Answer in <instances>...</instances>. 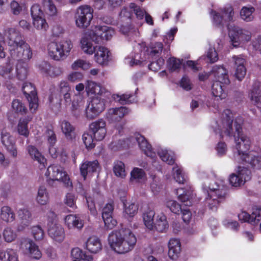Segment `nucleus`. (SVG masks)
I'll return each instance as SVG.
<instances>
[{
  "label": "nucleus",
  "mask_w": 261,
  "mask_h": 261,
  "mask_svg": "<svg viewBox=\"0 0 261 261\" xmlns=\"http://www.w3.org/2000/svg\"><path fill=\"white\" fill-rule=\"evenodd\" d=\"M232 118L233 115L230 110H225L213 125L214 131L219 134L221 137L233 136L237 150L234 153V159L238 161L240 160L243 162H249L251 155L248 151L251 141L249 137L242 133L243 119L238 117L233 122Z\"/></svg>",
  "instance_id": "nucleus-1"
},
{
  "label": "nucleus",
  "mask_w": 261,
  "mask_h": 261,
  "mask_svg": "<svg viewBox=\"0 0 261 261\" xmlns=\"http://www.w3.org/2000/svg\"><path fill=\"white\" fill-rule=\"evenodd\" d=\"M5 36L7 39L9 50L11 58L18 61L16 71L17 76L20 80L27 78L28 70L25 64L28 62L33 56L32 50L30 45L22 39L20 32L15 28H9L5 30Z\"/></svg>",
  "instance_id": "nucleus-2"
},
{
  "label": "nucleus",
  "mask_w": 261,
  "mask_h": 261,
  "mask_svg": "<svg viewBox=\"0 0 261 261\" xmlns=\"http://www.w3.org/2000/svg\"><path fill=\"white\" fill-rule=\"evenodd\" d=\"M108 241L112 250L119 254H124L133 249L137 238L129 229L121 228L111 232Z\"/></svg>",
  "instance_id": "nucleus-3"
},
{
  "label": "nucleus",
  "mask_w": 261,
  "mask_h": 261,
  "mask_svg": "<svg viewBox=\"0 0 261 261\" xmlns=\"http://www.w3.org/2000/svg\"><path fill=\"white\" fill-rule=\"evenodd\" d=\"M202 190L205 194V206L211 211H216L226 198V189L223 185L214 182H205L202 186Z\"/></svg>",
  "instance_id": "nucleus-4"
},
{
  "label": "nucleus",
  "mask_w": 261,
  "mask_h": 261,
  "mask_svg": "<svg viewBox=\"0 0 261 261\" xmlns=\"http://www.w3.org/2000/svg\"><path fill=\"white\" fill-rule=\"evenodd\" d=\"M227 28L230 42L233 47L240 46L250 40L251 33L248 30L234 25H228Z\"/></svg>",
  "instance_id": "nucleus-5"
},
{
  "label": "nucleus",
  "mask_w": 261,
  "mask_h": 261,
  "mask_svg": "<svg viewBox=\"0 0 261 261\" xmlns=\"http://www.w3.org/2000/svg\"><path fill=\"white\" fill-rule=\"evenodd\" d=\"M47 180L62 181L68 188L72 186V182L63 167L59 165L52 164L48 167L45 173Z\"/></svg>",
  "instance_id": "nucleus-6"
},
{
  "label": "nucleus",
  "mask_w": 261,
  "mask_h": 261,
  "mask_svg": "<svg viewBox=\"0 0 261 261\" xmlns=\"http://www.w3.org/2000/svg\"><path fill=\"white\" fill-rule=\"evenodd\" d=\"M47 217L48 218L47 223L48 235L57 242H62L65 238L64 229L58 222L56 215L54 212L49 211L47 214Z\"/></svg>",
  "instance_id": "nucleus-7"
},
{
  "label": "nucleus",
  "mask_w": 261,
  "mask_h": 261,
  "mask_svg": "<svg viewBox=\"0 0 261 261\" xmlns=\"http://www.w3.org/2000/svg\"><path fill=\"white\" fill-rule=\"evenodd\" d=\"M93 12L92 9L87 5L79 7L74 16L76 27L82 29L87 28L93 18Z\"/></svg>",
  "instance_id": "nucleus-8"
},
{
  "label": "nucleus",
  "mask_w": 261,
  "mask_h": 261,
  "mask_svg": "<svg viewBox=\"0 0 261 261\" xmlns=\"http://www.w3.org/2000/svg\"><path fill=\"white\" fill-rule=\"evenodd\" d=\"M251 178V171L245 166H238L236 173H231L229 177V181L231 186L240 187Z\"/></svg>",
  "instance_id": "nucleus-9"
},
{
  "label": "nucleus",
  "mask_w": 261,
  "mask_h": 261,
  "mask_svg": "<svg viewBox=\"0 0 261 261\" xmlns=\"http://www.w3.org/2000/svg\"><path fill=\"white\" fill-rule=\"evenodd\" d=\"M105 109V100L99 97H94L87 106L86 115L87 118L92 119L98 116Z\"/></svg>",
  "instance_id": "nucleus-10"
},
{
  "label": "nucleus",
  "mask_w": 261,
  "mask_h": 261,
  "mask_svg": "<svg viewBox=\"0 0 261 261\" xmlns=\"http://www.w3.org/2000/svg\"><path fill=\"white\" fill-rule=\"evenodd\" d=\"M22 89L29 101L30 110L32 113L36 112L38 107V99L35 87L32 83L25 82Z\"/></svg>",
  "instance_id": "nucleus-11"
},
{
  "label": "nucleus",
  "mask_w": 261,
  "mask_h": 261,
  "mask_svg": "<svg viewBox=\"0 0 261 261\" xmlns=\"http://www.w3.org/2000/svg\"><path fill=\"white\" fill-rule=\"evenodd\" d=\"M91 31L95 38L94 41L96 43H100L105 40L110 39L114 34V30L108 26H95Z\"/></svg>",
  "instance_id": "nucleus-12"
},
{
  "label": "nucleus",
  "mask_w": 261,
  "mask_h": 261,
  "mask_svg": "<svg viewBox=\"0 0 261 261\" xmlns=\"http://www.w3.org/2000/svg\"><path fill=\"white\" fill-rule=\"evenodd\" d=\"M95 38L91 30L86 31L82 34L80 45L81 50L85 54L92 55L95 52L97 46H95L92 43Z\"/></svg>",
  "instance_id": "nucleus-13"
},
{
  "label": "nucleus",
  "mask_w": 261,
  "mask_h": 261,
  "mask_svg": "<svg viewBox=\"0 0 261 261\" xmlns=\"http://www.w3.org/2000/svg\"><path fill=\"white\" fill-rule=\"evenodd\" d=\"M89 130L95 140L101 141L107 134L106 122L102 119L94 121L89 125Z\"/></svg>",
  "instance_id": "nucleus-14"
},
{
  "label": "nucleus",
  "mask_w": 261,
  "mask_h": 261,
  "mask_svg": "<svg viewBox=\"0 0 261 261\" xmlns=\"http://www.w3.org/2000/svg\"><path fill=\"white\" fill-rule=\"evenodd\" d=\"M221 13L222 16L219 12L214 11L211 12L213 17V24L218 27L223 25L225 21H230L233 20L234 12L231 7L224 8L221 10Z\"/></svg>",
  "instance_id": "nucleus-15"
},
{
  "label": "nucleus",
  "mask_w": 261,
  "mask_h": 261,
  "mask_svg": "<svg viewBox=\"0 0 261 261\" xmlns=\"http://www.w3.org/2000/svg\"><path fill=\"white\" fill-rule=\"evenodd\" d=\"M20 248L34 259H39L42 256V253L38 246L31 239H22L20 244Z\"/></svg>",
  "instance_id": "nucleus-16"
},
{
  "label": "nucleus",
  "mask_w": 261,
  "mask_h": 261,
  "mask_svg": "<svg viewBox=\"0 0 261 261\" xmlns=\"http://www.w3.org/2000/svg\"><path fill=\"white\" fill-rule=\"evenodd\" d=\"M1 141L3 145L13 158L18 155L17 149L13 137L9 133L3 130L1 133Z\"/></svg>",
  "instance_id": "nucleus-17"
},
{
  "label": "nucleus",
  "mask_w": 261,
  "mask_h": 261,
  "mask_svg": "<svg viewBox=\"0 0 261 261\" xmlns=\"http://www.w3.org/2000/svg\"><path fill=\"white\" fill-rule=\"evenodd\" d=\"M238 218L242 222H247L254 225L259 224L261 232V208H254L251 215L246 212H242L239 214Z\"/></svg>",
  "instance_id": "nucleus-18"
},
{
  "label": "nucleus",
  "mask_w": 261,
  "mask_h": 261,
  "mask_svg": "<svg viewBox=\"0 0 261 261\" xmlns=\"http://www.w3.org/2000/svg\"><path fill=\"white\" fill-rule=\"evenodd\" d=\"M41 73L52 78L59 76L63 73L62 68L58 66H52L46 62H42L38 65Z\"/></svg>",
  "instance_id": "nucleus-19"
},
{
  "label": "nucleus",
  "mask_w": 261,
  "mask_h": 261,
  "mask_svg": "<svg viewBox=\"0 0 261 261\" xmlns=\"http://www.w3.org/2000/svg\"><path fill=\"white\" fill-rule=\"evenodd\" d=\"M99 169L100 166L97 160L84 161L80 166V173L84 180L86 179L88 175L97 172Z\"/></svg>",
  "instance_id": "nucleus-20"
},
{
  "label": "nucleus",
  "mask_w": 261,
  "mask_h": 261,
  "mask_svg": "<svg viewBox=\"0 0 261 261\" xmlns=\"http://www.w3.org/2000/svg\"><path fill=\"white\" fill-rule=\"evenodd\" d=\"M13 66L10 63L0 65V75L5 80V85L10 90L12 88L11 81L14 77Z\"/></svg>",
  "instance_id": "nucleus-21"
},
{
  "label": "nucleus",
  "mask_w": 261,
  "mask_h": 261,
  "mask_svg": "<svg viewBox=\"0 0 261 261\" xmlns=\"http://www.w3.org/2000/svg\"><path fill=\"white\" fill-rule=\"evenodd\" d=\"M128 113V110L125 107L111 108L107 111L106 118L110 122L119 121Z\"/></svg>",
  "instance_id": "nucleus-22"
},
{
  "label": "nucleus",
  "mask_w": 261,
  "mask_h": 261,
  "mask_svg": "<svg viewBox=\"0 0 261 261\" xmlns=\"http://www.w3.org/2000/svg\"><path fill=\"white\" fill-rule=\"evenodd\" d=\"M65 226L69 229H82L84 223L79 215L70 214L67 215L64 218Z\"/></svg>",
  "instance_id": "nucleus-23"
},
{
  "label": "nucleus",
  "mask_w": 261,
  "mask_h": 261,
  "mask_svg": "<svg viewBox=\"0 0 261 261\" xmlns=\"http://www.w3.org/2000/svg\"><path fill=\"white\" fill-rule=\"evenodd\" d=\"M18 216L20 220L17 230L23 231L31 224L32 218L31 212L27 208H20L18 211Z\"/></svg>",
  "instance_id": "nucleus-24"
},
{
  "label": "nucleus",
  "mask_w": 261,
  "mask_h": 261,
  "mask_svg": "<svg viewBox=\"0 0 261 261\" xmlns=\"http://www.w3.org/2000/svg\"><path fill=\"white\" fill-rule=\"evenodd\" d=\"M233 59L235 64V77L239 81H241L246 74V68L245 66V60L239 56H234Z\"/></svg>",
  "instance_id": "nucleus-25"
},
{
  "label": "nucleus",
  "mask_w": 261,
  "mask_h": 261,
  "mask_svg": "<svg viewBox=\"0 0 261 261\" xmlns=\"http://www.w3.org/2000/svg\"><path fill=\"white\" fill-rule=\"evenodd\" d=\"M85 248L92 253H98L102 248L100 240L95 236L89 237L85 243Z\"/></svg>",
  "instance_id": "nucleus-26"
},
{
  "label": "nucleus",
  "mask_w": 261,
  "mask_h": 261,
  "mask_svg": "<svg viewBox=\"0 0 261 261\" xmlns=\"http://www.w3.org/2000/svg\"><path fill=\"white\" fill-rule=\"evenodd\" d=\"M94 53L95 61L98 64L104 65L108 62L110 51L107 48L101 46H97Z\"/></svg>",
  "instance_id": "nucleus-27"
},
{
  "label": "nucleus",
  "mask_w": 261,
  "mask_h": 261,
  "mask_svg": "<svg viewBox=\"0 0 261 261\" xmlns=\"http://www.w3.org/2000/svg\"><path fill=\"white\" fill-rule=\"evenodd\" d=\"M168 255L172 259H176L181 251V245L179 239H171L168 242Z\"/></svg>",
  "instance_id": "nucleus-28"
},
{
  "label": "nucleus",
  "mask_w": 261,
  "mask_h": 261,
  "mask_svg": "<svg viewBox=\"0 0 261 261\" xmlns=\"http://www.w3.org/2000/svg\"><path fill=\"white\" fill-rule=\"evenodd\" d=\"M212 72V74L217 80V82L223 83L225 84H227L229 83L228 72L223 66H215L213 67Z\"/></svg>",
  "instance_id": "nucleus-29"
},
{
  "label": "nucleus",
  "mask_w": 261,
  "mask_h": 261,
  "mask_svg": "<svg viewBox=\"0 0 261 261\" xmlns=\"http://www.w3.org/2000/svg\"><path fill=\"white\" fill-rule=\"evenodd\" d=\"M251 102L255 105L261 104V83L255 82L249 94Z\"/></svg>",
  "instance_id": "nucleus-30"
},
{
  "label": "nucleus",
  "mask_w": 261,
  "mask_h": 261,
  "mask_svg": "<svg viewBox=\"0 0 261 261\" xmlns=\"http://www.w3.org/2000/svg\"><path fill=\"white\" fill-rule=\"evenodd\" d=\"M47 50L49 56L53 60L57 61L63 60L58 41L50 42L47 45Z\"/></svg>",
  "instance_id": "nucleus-31"
},
{
  "label": "nucleus",
  "mask_w": 261,
  "mask_h": 261,
  "mask_svg": "<svg viewBox=\"0 0 261 261\" xmlns=\"http://www.w3.org/2000/svg\"><path fill=\"white\" fill-rule=\"evenodd\" d=\"M88 94L101 95L106 92V89L100 84L91 81H88L85 87Z\"/></svg>",
  "instance_id": "nucleus-32"
},
{
  "label": "nucleus",
  "mask_w": 261,
  "mask_h": 261,
  "mask_svg": "<svg viewBox=\"0 0 261 261\" xmlns=\"http://www.w3.org/2000/svg\"><path fill=\"white\" fill-rule=\"evenodd\" d=\"M154 211L148 208L143 214V220L146 228L149 230H152L154 228Z\"/></svg>",
  "instance_id": "nucleus-33"
},
{
  "label": "nucleus",
  "mask_w": 261,
  "mask_h": 261,
  "mask_svg": "<svg viewBox=\"0 0 261 261\" xmlns=\"http://www.w3.org/2000/svg\"><path fill=\"white\" fill-rule=\"evenodd\" d=\"M135 138L140 148L144 151V153L146 155L152 158L154 153L152 152L151 146L145 138L140 134H137Z\"/></svg>",
  "instance_id": "nucleus-34"
},
{
  "label": "nucleus",
  "mask_w": 261,
  "mask_h": 261,
  "mask_svg": "<svg viewBox=\"0 0 261 261\" xmlns=\"http://www.w3.org/2000/svg\"><path fill=\"white\" fill-rule=\"evenodd\" d=\"M31 119L32 118L29 116L19 119L17 126V130L20 135L25 138L29 136L30 131L28 128V123Z\"/></svg>",
  "instance_id": "nucleus-35"
},
{
  "label": "nucleus",
  "mask_w": 261,
  "mask_h": 261,
  "mask_svg": "<svg viewBox=\"0 0 261 261\" xmlns=\"http://www.w3.org/2000/svg\"><path fill=\"white\" fill-rule=\"evenodd\" d=\"M27 150L32 159L44 166V164L46 161L45 159L35 146L29 145L27 147Z\"/></svg>",
  "instance_id": "nucleus-36"
},
{
  "label": "nucleus",
  "mask_w": 261,
  "mask_h": 261,
  "mask_svg": "<svg viewBox=\"0 0 261 261\" xmlns=\"http://www.w3.org/2000/svg\"><path fill=\"white\" fill-rule=\"evenodd\" d=\"M222 83L216 81L212 86V93L216 99H224L227 96V93L222 85Z\"/></svg>",
  "instance_id": "nucleus-37"
},
{
  "label": "nucleus",
  "mask_w": 261,
  "mask_h": 261,
  "mask_svg": "<svg viewBox=\"0 0 261 261\" xmlns=\"http://www.w3.org/2000/svg\"><path fill=\"white\" fill-rule=\"evenodd\" d=\"M59 125L62 133L68 139H72L74 137V127L66 120H61Z\"/></svg>",
  "instance_id": "nucleus-38"
},
{
  "label": "nucleus",
  "mask_w": 261,
  "mask_h": 261,
  "mask_svg": "<svg viewBox=\"0 0 261 261\" xmlns=\"http://www.w3.org/2000/svg\"><path fill=\"white\" fill-rule=\"evenodd\" d=\"M0 217L3 221L11 223L15 219V214L10 206H3L1 208Z\"/></svg>",
  "instance_id": "nucleus-39"
},
{
  "label": "nucleus",
  "mask_w": 261,
  "mask_h": 261,
  "mask_svg": "<svg viewBox=\"0 0 261 261\" xmlns=\"http://www.w3.org/2000/svg\"><path fill=\"white\" fill-rule=\"evenodd\" d=\"M11 111L15 114L22 115L27 113L28 109L22 100L15 99L11 102Z\"/></svg>",
  "instance_id": "nucleus-40"
},
{
  "label": "nucleus",
  "mask_w": 261,
  "mask_h": 261,
  "mask_svg": "<svg viewBox=\"0 0 261 261\" xmlns=\"http://www.w3.org/2000/svg\"><path fill=\"white\" fill-rule=\"evenodd\" d=\"M175 194L178 199L182 202H188L192 198L193 196V191L191 188L187 189L178 188L175 190Z\"/></svg>",
  "instance_id": "nucleus-41"
},
{
  "label": "nucleus",
  "mask_w": 261,
  "mask_h": 261,
  "mask_svg": "<svg viewBox=\"0 0 261 261\" xmlns=\"http://www.w3.org/2000/svg\"><path fill=\"white\" fill-rule=\"evenodd\" d=\"M58 42L63 60L70 54L73 47V44L69 39L62 40L58 41Z\"/></svg>",
  "instance_id": "nucleus-42"
},
{
  "label": "nucleus",
  "mask_w": 261,
  "mask_h": 261,
  "mask_svg": "<svg viewBox=\"0 0 261 261\" xmlns=\"http://www.w3.org/2000/svg\"><path fill=\"white\" fill-rule=\"evenodd\" d=\"M72 261H92L93 257L87 255L85 252L78 248H74L71 251Z\"/></svg>",
  "instance_id": "nucleus-43"
},
{
  "label": "nucleus",
  "mask_w": 261,
  "mask_h": 261,
  "mask_svg": "<svg viewBox=\"0 0 261 261\" xmlns=\"http://www.w3.org/2000/svg\"><path fill=\"white\" fill-rule=\"evenodd\" d=\"M36 200L38 204L41 205H46L48 202L49 194L45 187L40 186L39 188Z\"/></svg>",
  "instance_id": "nucleus-44"
},
{
  "label": "nucleus",
  "mask_w": 261,
  "mask_h": 261,
  "mask_svg": "<svg viewBox=\"0 0 261 261\" xmlns=\"http://www.w3.org/2000/svg\"><path fill=\"white\" fill-rule=\"evenodd\" d=\"M173 176L176 182L179 184H184L187 179V176L182 169L176 165L172 168Z\"/></svg>",
  "instance_id": "nucleus-45"
},
{
  "label": "nucleus",
  "mask_w": 261,
  "mask_h": 261,
  "mask_svg": "<svg viewBox=\"0 0 261 261\" xmlns=\"http://www.w3.org/2000/svg\"><path fill=\"white\" fill-rule=\"evenodd\" d=\"M158 154L161 160L169 165H172L174 163V156L173 152L166 149H161L158 151Z\"/></svg>",
  "instance_id": "nucleus-46"
},
{
  "label": "nucleus",
  "mask_w": 261,
  "mask_h": 261,
  "mask_svg": "<svg viewBox=\"0 0 261 261\" xmlns=\"http://www.w3.org/2000/svg\"><path fill=\"white\" fill-rule=\"evenodd\" d=\"M42 5L47 15L56 16L58 15V10L51 0H42Z\"/></svg>",
  "instance_id": "nucleus-47"
},
{
  "label": "nucleus",
  "mask_w": 261,
  "mask_h": 261,
  "mask_svg": "<svg viewBox=\"0 0 261 261\" xmlns=\"http://www.w3.org/2000/svg\"><path fill=\"white\" fill-rule=\"evenodd\" d=\"M168 227V223L167 221L166 216L161 214L157 217L156 223L154 225V228L160 232L165 231Z\"/></svg>",
  "instance_id": "nucleus-48"
},
{
  "label": "nucleus",
  "mask_w": 261,
  "mask_h": 261,
  "mask_svg": "<svg viewBox=\"0 0 261 261\" xmlns=\"http://www.w3.org/2000/svg\"><path fill=\"white\" fill-rule=\"evenodd\" d=\"M34 28L42 32H46L48 29V24L46 19L42 16L33 19Z\"/></svg>",
  "instance_id": "nucleus-49"
},
{
  "label": "nucleus",
  "mask_w": 261,
  "mask_h": 261,
  "mask_svg": "<svg viewBox=\"0 0 261 261\" xmlns=\"http://www.w3.org/2000/svg\"><path fill=\"white\" fill-rule=\"evenodd\" d=\"M114 99L121 104H126L135 102L136 101V96L128 94H116L114 95Z\"/></svg>",
  "instance_id": "nucleus-50"
},
{
  "label": "nucleus",
  "mask_w": 261,
  "mask_h": 261,
  "mask_svg": "<svg viewBox=\"0 0 261 261\" xmlns=\"http://www.w3.org/2000/svg\"><path fill=\"white\" fill-rule=\"evenodd\" d=\"M254 9L252 7H244L240 11V16L241 18L247 22L251 21L253 19V13Z\"/></svg>",
  "instance_id": "nucleus-51"
},
{
  "label": "nucleus",
  "mask_w": 261,
  "mask_h": 261,
  "mask_svg": "<svg viewBox=\"0 0 261 261\" xmlns=\"http://www.w3.org/2000/svg\"><path fill=\"white\" fill-rule=\"evenodd\" d=\"M113 171L115 175L121 178H124L126 176L125 166L121 161H116L114 163Z\"/></svg>",
  "instance_id": "nucleus-52"
},
{
  "label": "nucleus",
  "mask_w": 261,
  "mask_h": 261,
  "mask_svg": "<svg viewBox=\"0 0 261 261\" xmlns=\"http://www.w3.org/2000/svg\"><path fill=\"white\" fill-rule=\"evenodd\" d=\"M163 48V44L161 42H155L150 45L147 51L150 56H159L161 54Z\"/></svg>",
  "instance_id": "nucleus-53"
},
{
  "label": "nucleus",
  "mask_w": 261,
  "mask_h": 261,
  "mask_svg": "<svg viewBox=\"0 0 261 261\" xmlns=\"http://www.w3.org/2000/svg\"><path fill=\"white\" fill-rule=\"evenodd\" d=\"M166 206L170 211L176 214H178L181 211V205L175 200L169 199L165 203Z\"/></svg>",
  "instance_id": "nucleus-54"
},
{
  "label": "nucleus",
  "mask_w": 261,
  "mask_h": 261,
  "mask_svg": "<svg viewBox=\"0 0 261 261\" xmlns=\"http://www.w3.org/2000/svg\"><path fill=\"white\" fill-rule=\"evenodd\" d=\"M3 237L7 242H12L17 238L16 232L10 227H6L3 231Z\"/></svg>",
  "instance_id": "nucleus-55"
},
{
  "label": "nucleus",
  "mask_w": 261,
  "mask_h": 261,
  "mask_svg": "<svg viewBox=\"0 0 261 261\" xmlns=\"http://www.w3.org/2000/svg\"><path fill=\"white\" fill-rule=\"evenodd\" d=\"M31 233L36 241L43 239L44 235L43 230L39 225L34 226L31 228Z\"/></svg>",
  "instance_id": "nucleus-56"
},
{
  "label": "nucleus",
  "mask_w": 261,
  "mask_h": 261,
  "mask_svg": "<svg viewBox=\"0 0 261 261\" xmlns=\"http://www.w3.org/2000/svg\"><path fill=\"white\" fill-rule=\"evenodd\" d=\"M130 180L132 181H139L140 180L143 179L145 176V173L144 171L138 168H134L132 171Z\"/></svg>",
  "instance_id": "nucleus-57"
},
{
  "label": "nucleus",
  "mask_w": 261,
  "mask_h": 261,
  "mask_svg": "<svg viewBox=\"0 0 261 261\" xmlns=\"http://www.w3.org/2000/svg\"><path fill=\"white\" fill-rule=\"evenodd\" d=\"M82 139L87 149H91L95 147L93 137L91 134L85 133L83 135Z\"/></svg>",
  "instance_id": "nucleus-58"
},
{
  "label": "nucleus",
  "mask_w": 261,
  "mask_h": 261,
  "mask_svg": "<svg viewBox=\"0 0 261 261\" xmlns=\"http://www.w3.org/2000/svg\"><path fill=\"white\" fill-rule=\"evenodd\" d=\"M249 154L251 155L249 161L246 162L249 163L254 168H260L261 167V156H255L252 152H249Z\"/></svg>",
  "instance_id": "nucleus-59"
},
{
  "label": "nucleus",
  "mask_w": 261,
  "mask_h": 261,
  "mask_svg": "<svg viewBox=\"0 0 261 261\" xmlns=\"http://www.w3.org/2000/svg\"><path fill=\"white\" fill-rule=\"evenodd\" d=\"M138 207L137 205L134 203L125 205L124 208V213L129 217H134L138 212Z\"/></svg>",
  "instance_id": "nucleus-60"
},
{
  "label": "nucleus",
  "mask_w": 261,
  "mask_h": 261,
  "mask_svg": "<svg viewBox=\"0 0 261 261\" xmlns=\"http://www.w3.org/2000/svg\"><path fill=\"white\" fill-rule=\"evenodd\" d=\"M45 135L49 145H54L57 141V138L54 130L49 127L47 128Z\"/></svg>",
  "instance_id": "nucleus-61"
},
{
  "label": "nucleus",
  "mask_w": 261,
  "mask_h": 261,
  "mask_svg": "<svg viewBox=\"0 0 261 261\" xmlns=\"http://www.w3.org/2000/svg\"><path fill=\"white\" fill-rule=\"evenodd\" d=\"M90 67V64L86 61L82 59H79L75 61L71 65V68L73 70H77L79 68L83 69H87Z\"/></svg>",
  "instance_id": "nucleus-62"
},
{
  "label": "nucleus",
  "mask_w": 261,
  "mask_h": 261,
  "mask_svg": "<svg viewBox=\"0 0 261 261\" xmlns=\"http://www.w3.org/2000/svg\"><path fill=\"white\" fill-rule=\"evenodd\" d=\"M58 91L62 94L71 92L69 84L66 81H61L58 85Z\"/></svg>",
  "instance_id": "nucleus-63"
},
{
  "label": "nucleus",
  "mask_w": 261,
  "mask_h": 261,
  "mask_svg": "<svg viewBox=\"0 0 261 261\" xmlns=\"http://www.w3.org/2000/svg\"><path fill=\"white\" fill-rule=\"evenodd\" d=\"M130 9L133 10L137 18L139 19H142L144 15H145V13H146L144 10L142 9L139 6H137L134 3L130 4Z\"/></svg>",
  "instance_id": "nucleus-64"
}]
</instances>
